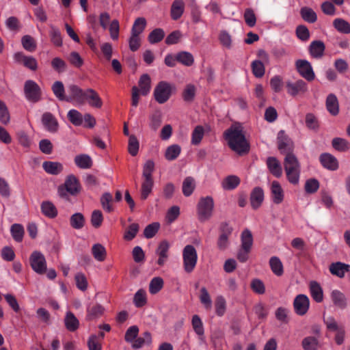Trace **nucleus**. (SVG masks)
I'll return each mask as SVG.
<instances>
[{
    "label": "nucleus",
    "mask_w": 350,
    "mask_h": 350,
    "mask_svg": "<svg viewBox=\"0 0 350 350\" xmlns=\"http://www.w3.org/2000/svg\"><path fill=\"white\" fill-rule=\"evenodd\" d=\"M228 146L239 155L247 154L250 144L247 141L243 127L240 124H233L224 133Z\"/></svg>",
    "instance_id": "1"
},
{
    "label": "nucleus",
    "mask_w": 350,
    "mask_h": 350,
    "mask_svg": "<svg viewBox=\"0 0 350 350\" xmlns=\"http://www.w3.org/2000/svg\"><path fill=\"white\" fill-rule=\"evenodd\" d=\"M154 170V163L152 160H148L146 161L143 166L142 178L143 182L142 184V197H147L150 194L154 185L152 178V173Z\"/></svg>",
    "instance_id": "2"
},
{
    "label": "nucleus",
    "mask_w": 350,
    "mask_h": 350,
    "mask_svg": "<svg viewBox=\"0 0 350 350\" xmlns=\"http://www.w3.org/2000/svg\"><path fill=\"white\" fill-rule=\"evenodd\" d=\"M183 267L186 272L191 273L195 269L198 261V254L192 245H187L183 250Z\"/></svg>",
    "instance_id": "3"
},
{
    "label": "nucleus",
    "mask_w": 350,
    "mask_h": 350,
    "mask_svg": "<svg viewBox=\"0 0 350 350\" xmlns=\"http://www.w3.org/2000/svg\"><path fill=\"white\" fill-rule=\"evenodd\" d=\"M174 87L170 83L161 81L158 83L154 90V98L159 104L166 103L170 98Z\"/></svg>",
    "instance_id": "4"
},
{
    "label": "nucleus",
    "mask_w": 350,
    "mask_h": 350,
    "mask_svg": "<svg viewBox=\"0 0 350 350\" xmlns=\"http://www.w3.org/2000/svg\"><path fill=\"white\" fill-rule=\"evenodd\" d=\"M214 202L213 198H201L197 205L198 218L200 221L208 220L213 212Z\"/></svg>",
    "instance_id": "5"
},
{
    "label": "nucleus",
    "mask_w": 350,
    "mask_h": 350,
    "mask_svg": "<svg viewBox=\"0 0 350 350\" xmlns=\"http://www.w3.org/2000/svg\"><path fill=\"white\" fill-rule=\"evenodd\" d=\"M24 94L29 101L37 103L41 99L42 90L34 81L27 80L24 84Z\"/></svg>",
    "instance_id": "6"
},
{
    "label": "nucleus",
    "mask_w": 350,
    "mask_h": 350,
    "mask_svg": "<svg viewBox=\"0 0 350 350\" xmlns=\"http://www.w3.org/2000/svg\"><path fill=\"white\" fill-rule=\"evenodd\" d=\"M295 68L301 77L308 81H312L315 78V74L311 64L306 59H297L295 62Z\"/></svg>",
    "instance_id": "7"
},
{
    "label": "nucleus",
    "mask_w": 350,
    "mask_h": 350,
    "mask_svg": "<svg viewBox=\"0 0 350 350\" xmlns=\"http://www.w3.org/2000/svg\"><path fill=\"white\" fill-rule=\"evenodd\" d=\"M32 269L38 274H42L46 271V261L44 256L40 252L34 251L29 258Z\"/></svg>",
    "instance_id": "8"
},
{
    "label": "nucleus",
    "mask_w": 350,
    "mask_h": 350,
    "mask_svg": "<svg viewBox=\"0 0 350 350\" xmlns=\"http://www.w3.org/2000/svg\"><path fill=\"white\" fill-rule=\"evenodd\" d=\"M171 247L170 243L167 240H162L158 244L155 254L158 256L157 265L162 267L167 262L169 258V250Z\"/></svg>",
    "instance_id": "9"
},
{
    "label": "nucleus",
    "mask_w": 350,
    "mask_h": 350,
    "mask_svg": "<svg viewBox=\"0 0 350 350\" xmlns=\"http://www.w3.org/2000/svg\"><path fill=\"white\" fill-rule=\"evenodd\" d=\"M277 139L278 148L282 154H286L288 152H293V142L284 131H280L278 133Z\"/></svg>",
    "instance_id": "10"
},
{
    "label": "nucleus",
    "mask_w": 350,
    "mask_h": 350,
    "mask_svg": "<svg viewBox=\"0 0 350 350\" xmlns=\"http://www.w3.org/2000/svg\"><path fill=\"white\" fill-rule=\"evenodd\" d=\"M69 95L66 96V102L71 103L75 101L77 103L83 105L85 103V94L81 88L75 84H71L68 87Z\"/></svg>",
    "instance_id": "11"
},
{
    "label": "nucleus",
    "mask_w": 350,
    "mask_h": 350,
    "mask_svg": "<svg viewBox=\"0 0 350 350\" xmlns=\"http://www.w3.org/2000/svg\"><path fill=\"white\" fill-rule=\"evenodd\" d=\"M286 88L288 94L292 96H296L299 94H304L308 90L307 84L302 79H299L295 83L287 81Z\"/></svg>",
    "instance_id": "12"
},
{
    "label": "nucleus",
    "mask_w": 350,
    "mask_h": 350,
    "mask_svg": "<svg viewBox=\"0 0 350 350\" xmlns=\"http://www.w3.org/2000/svg\"><path fill=\"white\" fill-rule=\"evenodd\" d=\"M293 306L295 311L297 314L304 315L309 309V298L304 294L298 295L294 299Z\"/></svg>",
    "instance_id": "13"
},
{
    "label": "nucleus",
    "mask_w": 350,
    "mask_h": 350,
    "mask_svg": "<svg viewBox=\"0 0 350 350\" xmlns=\"http://www.w3.org/2000/svg\"><path fill=\"white\" fill-rule=\"evenodd\" d=\"M63 186L72 196L78 195L81 189L79 179L73 174H70L66 177Z\"/></svg>",
    "instance_id": "14"
},
{
    "label": "nucleus",
    "mask_w": 350,
    "mask_h": 350,
    "mask_svg": "<svg viewBox=\"0 0 350 350\" xmlns=\"http://www.w3.org/2000/svg\"><path fill=\"white\" fill-rule=\"evenodd\" d=\"M42 123L45 129L51 133H55L58 130V122L50 112H45L42 114Z\"/></svg>",
    "instance_id": "15"
},
{
    "label": "nucleus",
    "mask_w": 350,
    "mask_h": 350,
    "mask_svg": "<svg viewBox=\"0 0 350 350\" xmlns=\"http://www.w3.org/2000/svg\"><path fill=\"white\" fill-rule=\"evenodd\" d=\"M325 50V45L321 40H314L312 41L309 47V53L312 57L315 59L321 58Z\"/></svg>",
    "instance_id": "16"
},
{
    "label": "nucleus",
    "mask_w": 350,
    "mask_h": 350,
    "mask_svg": "<svg viewBox=\"0 0 350 350\" xmlns=\"http://www.w3.org/2000/svg\"><path fill=\"white\" fill-rule=\"evenodd\" d=\"M85 100L88 101L89 105L92 107L100 109L103 106V101L98 94L92 88L85 90Z\"/></svg>",
    "instance_id": "17"
},
{
    "label": "nucleus",
    "mask_w": 350,
    "mask_h": 350,
    "mask_svg": "<svg viewBox=\"0 0 350 350\" xmlns=\"http://www.w3.org/2000/svg\"><path fill=\"white\" fill-rule=\"evenodd\" d=\"M319 159L322 165L327 169L335 170L338 167L337 159L331 154L323 153L321 154Z\"/></svg>",
    "instance_id": "18"
},
{
    "label": "nucleus",
    "mask_w": 350,
    "mask_h": 350,
    "mask_svg": "<svg viewBox=\"0 0 350 350\" xmlns=\"http://www.w3.org/2000/svg\"><path fill=\"white\" fill-rule=\"evenodd\" d=\"M267 165L269 172L275 177L280 178L282 174V168L280 161L274 157L267 158Z\"/></svg>",
    "instance_id": "19"
},
{
    "label": "nucleus",
    "mask_w": 350,
    "mask_h": 350,
    "mask_svg": "<svg viewBox=\"0 0 350 350\" xmlns=\"http://www.w3.org/2000/svg\"><path fill=\"white\" fill-rule=\"evenodd\" d=\"M350 266L347 264L337 262L331 264L329 266V271L332 275L338 278H343L347 272L349 271Z\"/></svg>",
    "instance_id": "20"
},
{
    "label": "nucleus",
    "mask_w": 350,
    "mask_h": 350,
    "mask_svg": "<svg viewBox=\"0 0 350 350\" xmlns=\"http://www.w3.org/2000/svg\"><path fill=\"white\" fill-rule=\"evenodd\" d=\"M42 167L46 173L52 175H58L64 170L63 165L61 163L49 161L43 162Z\"/></svg>",
    "instance_id": "21"
},
{
    "label": "nucleus",
    "mask_w": 350,
    "mask_h": 350,
    "mask_svg": "<svg viewBox=\"0 0 350 350\" xmlns=\"http://www.w3.org/2000/svg\"><path fill=\"white\" fill-rule=\"evenodd\" d=\"M310 293L312 299L317 303L323 300V291L321 285L316 281H312L309 285Z\"/></svg>",
    "instance_id": "22"
},
{
    "label": "nucleus",
    "mask_w": 350,
    "mask_h": 350,
    "mask_svg": "<svg viewBox=\"0 0 350 350\" xmlns=\"http://www.w3.org/2000/svg\"><path fill=\"white\" fill-rule=\"evenodd\" d=\"M331 299L334 304L340 309H345L347 306L345 295L338 290H333L331 292Z\"/></svg>",
    "instance_id": "23"
},
{
    "label": "nucleus",
    "mask_w": 350,
    "mask_h": 350,
    "mask_svg": "<svg viewBox=\"0 0 350 350\" xmlns=\"http://www.w3.org/2000/svg\"><path fill=\"white\" fill-rule=\"evenodd\" d=\"M326 108L333 116H336L339 112V104L337 97L334 94H329L326 98Z\"/></svg>",
    "instance_id": "24"
},
{
    "label": "nucleus",
    "mask_w": 350,
    "mask_h": 350,
    "mask_svg": "<svg viewBox=\"0 0 350 350\" xmlns=\"http://www.w3.org/2000/svg\"><path fill=\"white\" fill-rule=\"evenodd\" d=\"M139 90L140 94L146 96L149 94L151 89V79L148 74H144L139 78L138 81Z\"/></svg>",
    "instance_id": "25"
},
{
    "label": "nucleus",
    "mask_w": 350,
    "mask_h": 350,
    "mask_svg": "<svg viewBox=\"0 0 350 350\" xmlns=\"http://www.w3.org/2000/svg\"><path fill=\"white\" fill-rule=\"evenodd\" d=\"M284 170L300 168L299 162L293 152H288L285 154L284 159Z\"/></svg>",
    "instance_id": "26"
},
{
    "label": "nucleus",
    "mask_w": 350,
    "mask_h": 350,
    "mask_svg": "<svg viewBox=\"0 0 350 350\" xmlns=\"http://www.w3.org/2000/svg\"><path fill=\"white\" fill-rule=\"evenodd\" d=\"M191 325L195 333L198 335L199 340L203 341L204 339V329L203 323L198 315L195 314L193 316Z\"/></svg>",
    "instance_id": "27"
},
{
    "label": "nucleus",
    "mask_w": 350,
    "mask_h": 350,
    "mask_svg": "<svg viewBox=\"0 0 350 350\" xmlns=\"http://www.w3.org/2000/svg\"><path fill=\"white\" fill-rule=\"evenodd\" d=\"M74 161L76 165L81 169H88L92 165V160L91 157L85 154L77 155L75 157Z\"/></svg>",
    "instance_id": "28"
},
{
    "label": "nucleus",
    "mask_w": 350,
    "mask_h": 350,
    "mask_svg": "<svg viewBox=\"0 0 350 350\" xmlns=\"http://www.w3.org/2000/svg\"><path fill=\"white\" fill-rule=\"evenodd\" d=\"M64 323L66 329L70 332L77 330L79 326V321L71 312H66Z\"/></svg>",
    "instance_id": "29"
},
{
    "label": "nucleus",
    "mask_w": 350,
    "mask_h": 350,
    "mask_svg": "<svg viewBox=\"0 0 350 350\" xmlns=\"http://www.w3.org/2000/svg\"><path fill=\"white\" fill-rule=\"evenodd\" d=\"M253 244V237L248 229H245L241 234V247L245 252H250Z\"/></svg>",
    "instance_id": "30"
},
{
    "label": "nucleus",
    "mask_w": 350,
    "mask_h": 350,
    "mask_svg": "<svg viewBox=\"0 0 350 350\" xmlns=\"http://www.w3.org/2000/svg\"><path fill=\"white\" fill-rule=\"evenodd\" d=\"M184 12V2L183 0H175L171 7V16L174 20L180 18Z\"/></svg>",
    "instance_id": "31"
},
{
    "label": "nucleus",
    "mask_w": 350,
    "mask_h": 350,
    "mask_svg": "<svg viewBox=\"0 0 350 350\" xmlns=\"http://www.w3.org/2000/svg\"><path fill=\"white\" fill-rule=\"evenodd\" d=\"M147 293L144 289H139L134 295L133 304L137 308H142L147 304Z\"/></svg>",
    "instance_id": "32"
},
{
    "label": "nucleus",
    "mask_w": 350,
    "mask_h": 350,
    "mask_svg": "<svg viewBox=\"0 0 350 350\" xmlns=\"http://www.w3.org/2000/svg\"><path fill=\"white\" fill-rule=\"evenodd\" d=\"M42 213L49 218H54L57 215L56 207L50 202L44 201L41 204Z\"/></svg>",
    "instance_id": "33"
},
{
    "label": "nucleus",
    "mask_w": 350,
    "mask_h": 350,
    "mask_svg": "<svg viewBox=\"0 0 350 350\" xmlns=\"http://www.w3.org/2000/svg\"><path fill=\"white\" fill-rule=\"evenodd\" d=\"M333 148L340 152H345L350 149V143L344 138L335 137L332 141Z\"/></svg>",
    "instance_id": "34"
},
{
    "label": "nucleus",
    "mask_w": 350,
    "mask_h": 350,
    "mask_svg": "<svg viewBox=\"0 0 350 350\" xmlns=\"http://www.w3.org/2000/svg\"><path fill=\"white\" fill-rule=\"evenodd\" d=\"M152 338L151 334L146 332L143 334V336L139 338H136L132 342V347L135 349H140L145 345H149L151 343Z\"/></svg>",
    "instance_id": "35"
},
{
    "label": "nucleus",
    "mask_w": 350,
    "mask_h": 350,
    "mask_svg": "<svg viewBox=\"0 0 350 350\" xmlns=\"http://www.w3.org/2000/svg\"><path fill=\"white\" fill-rule=\"evenodd\" d=\"M240 183V179L238 176L230 175L226 177L222 183V187L226 190H232L236 188Z\"/></svg>",
    "instance_id": "36"
},
{
    "label": "nucleus",
    "mask_w": 350,
    "mask_h": 350,
    "mask_svg": "<svg viewBox=\"0 0 350 350\" xmlns=\"http://www.w3.org/2000/svg\"><path fill=\"white\" fill-rule=\"evenodd\" d=\"M301 18L306 22L314 23L317 20V16L314 10L308 7H303L300 10Z\"/></svg>",
    "instance_id": "37"
},
{
    "label": "nucleus",
    "mask_w": 350,
    "mask_h": 350,
    "mask_svg": "<svg viewBox=\"0 0 350 350\" xmlns=\"http://www.w3.org/2000/svg\"><path fill=\"white\" fill-rule=\"evenodd\" d=\"M92 253L94 258L99 262L103 261L107 255L106 250L104 246L100 243L94 244L92 248Z\"/></svg>",
    "instance_id": "38"
},
{
    "label": "nucleus",
    "mask_w": 350,
    "mask_h": 350,
    "mask_svg": "<svg viewBox=\"0 0 350 350\" xmlns=\"http://www.w3.org/2000/svg\"><path fill=\"white\" fill-rule=\"evenodd\" d=\"M333 25L340 33H350V23L342 18H336L333 21Z\"/></svg>",
    "instance_id": "39"
},
{
    "label": "nucleus",
    "mask_w": 350,
    "mask_h": 350,
    "mask_svg": "<svg viewBox=\"0 0 350 350\" xmlns=\"http://www.w3.org/2000/svg\"><path fill=\"white\" fill-rule=\"evenodd\" d=\"M181 148L178 144H173L168 146L165 152V158L167 161L175 160L180 154Z\"/></svg>",
    "instance_id": "40"
},
{
    "label": "nucleus",
    "mask_w": 350,
    "mask_h": 350,
    "mask_svg": "<svg viewBox=\"0 0 350 350\" xmlns=\"http://www.w3.org/2000/svg\"><path fill=\"white\" fill-rule=\"evenodd\" d=\"M269 265L271 271L277 276H280L284 273L283 265L279 258L271 257L269 260Z\"/></svg>",
    "instance_id": "41"
},
{
    "label": "nucleus",
    "mask_w": 350,
    "mask_h": 350,
    "mask_svg": "<svg viewBox=\"0 0 350 350\" xmlns=\"http://www.w3.org/2000/svg\"><path fill=\"white\" fill-rule=\"evenodd\" d=\"M146 27V20L144 17H139L135 19L131 29V34L140 36Z\"/></svg>",
    "instance_id": "42"
},
{
    "label": "nucleus",
    "mask_w": 350,
    "mask_h": 350,
    "mask_svg": "<svg viewBox=\"0 0 350 350\" xmlns=\"http://www.w3.org/2000/svg\"><path fill=\"white\" fill-rule=\"evenodd\" d=\"M52 91L55 96L59 100H66V96L65 95V90L64 84L62 81H57L52 85Z\"/></svg>",
    "instance_id": "43"
},
{
    "label": "nucleus",
    "mask_w": 350,
    "mask_h": 350,
    "mask_svg": "<svg viewBox=\"0 0 350 350\" xmlns=\"http://www.w3.org/2000/svg\"><path fill=\"white\" fill-rule=\"evenodd\" d=\"M163 280L161 277L153 278L149 284V292L152 295L157 294L163 287Z\"/></svg>",
    "instance_id": "44"
},
{
    "label": "nucleus",
    "mask_w": 350,
    "mask_h": 350,
    "mask_svg": "<svg viewBox=\"0 0 350 350\" xmlns=\"http://www.w3.org/2000/svg\"><path fill=\"white\" fill-rule=\"evenodd\" d=\"M23 47L27 51L33 52L36 51L37 44L35 39L29 35H25L21 38Z\"/></svg>",
    "instance_id": "45"
},
{
    "label": "nucleus",
    "mask_w": 350,
    "mask_h": 350,
    "mask_svg": "<svg viewBox=\"0 0 350 350\" xmlns=\"http://www.w3.org/2000/svg\"><path fill=\"white\" fill-rule=\"evenodd\" d=\"M10 232L13 239L17 242H21L24 236V228L21 224H14L10 228Z\"/></svg>",
    "instance_id": "46"
},
{
    "label": "nucleus",
    "mask_w": 350,
    "mask_h": 350,
    "mask_svg": "<svg viewBox=\"0 0 350 350\" xmlns=\"http://www.w3.org/2000/svg\"><path fill=\"white\" fill-rule=\"evenodd\" d=\"M200 301L206 310H211L212 308V300L211 296L205 287L200 289Z\"/></svg>",
    "instance_id": "47"
},
{
    "label": "nucleus",
    "mask_w": 350,
    "mask_h": 350,
    "mask_svg": "<svg viewBox=\"0 0 350 350\" xmlns=\"http://www.w3.org/2000/svg\"><path fill=\"white\" fill-rule=\"evenodd\" d=\"M103 312V307L99 304H96L88 308L86 318L88 320H92L100 317Z\"/></svg>",
    "instance_id": "48"
},
{
    "label": "nucleus",
    "mask_w": 350,
    "mask_h": 350,
    "mask_svg": "<svg viewBox=\"0 0 350 350\" xmlns=\"http://www.w3.org/2000/svg\"><path fill=\"white\" fill-rule=\"evenodd\" d=\"M70 223L73 228L81 229L85 224V218L81 213H76L70 217Z\"/></svg>",
    "instance_id": "49"
},
{
    "label": "nucleus",
    "mask_w": 350,
    "mask_h": 350,
    "mask_svg": "<svg viewBox=\"0 0 350 350\" xmlns=\"http://www.w3.org/2000/svg\"><path fill=\"white\" fill-rule=\"evenodd\" d=\"M176 60L186 66H191L194 62L193 55L186 51H182L176 55Z\"/></svg>",
    "instance_id": "50"
},
{
    "label": "nucleus",
    "mask_w": 350,
    "mask_h": 350,
    "mask_svg": "<svg viewBox=\"0 0 350 350\" xmlns=\"http://www.w3.org/2000/svg\"><path fill=\"white\" fill-rule=\"evenodd\" d=\"M51 41L56 46H61L62 45V38L60 31L55 27L51 25L49 32Z\"/></svg>",
    "instance_id": "51"
},
{
    "label": "nucleus",
    "mask_w": 350,
    "mask_h": 350,
    "mask_svg": "<svg viewBox=\"0 0 350 350\" xmlns=\"http://www.w3.org/2000/svg\"><path fill=\"white\" fill-rule=\"evenodd\" d=\"M67 116L69 121L75 126H81L83 123V116L76 109L70 110Z\"/></svg>",
    "instance_id": "52"
},
{
    "label": "nucleus",
    "mask_w": 350,
    "mask_h": 350,
    "mask_svg": "<svg viewBox=\"0 0 350 350\" xmlns=\"http://www.w3.org/2000/svg\"><path fill=\"white\" fill-rule=\"evenodd\" d=\"M196 88L192 84H188L184 89L182 96L185 101L191 103L193 100L196 96Z\"/></svg>",
    "instance_id": "53"
},
{
    "label": "nucleus",
    "mask_w": 350,
    "mask_h": 350,
    "mask_svg": "<svg viewBox=\"0 0 350 350\" xmlns=\"http://www.w3.org/2000/svg\"><path fill=\"white\" fill-rule=\"evenodd\" d=\"M195 189V180L192 177H187L183 183V192L186 196L192 194Z\"/></svg>",
    "instance_id": "54"
},
{
    "label": "nucleus",
    "mask_w": 350,
    "mask_h": 350,
    "mask_svg": "<svg viewBox=\"0 0 350 350\" xmlns=\"http://www.w3.org/2000/svg\"><path fill=\"white\" fill-rule=\"evenodd\" d=\"M302 346L304 350H317L319 347V341L316 337L308 336L302 341Z\"/></svg>",
    "instance_id": "55"
},
{
    "label": "nucleus",
    "mask_w": 350,
    "mask_h": 350,
    "mask_svg": "<svg viewBox=\"0 0 350 350\" xmlns=\"http://www.w3.org/2000/svg\"><path fill=\"white\" fill-rule=\"evenodd\" d=\"M165 36L164 31L157 28L152 31L148 36V41L151 44H155L161 41Z\"/></svg>",
    "instance_id": "56"
},
{
    "label": "nucleus",
    "mask_w": 350,
    "mask_h": 350,
    "mask_svg": "<svg viewBox=\"0 0 350 350\" xmlns=\"http://www.w3.org/2000/svg\"><path fill=\"white\" fill-rule=\"evenodd\" d=\"M204 130L202 126H197L195 127L191 135V144L193 145H198L204 136Z\"/></svg>",
    "instance_id": "57"
},
{
    "label": "nucleus",
    "mask_w": 350,
    "mask_h": 350,
    "mask_svg": "<svg viewBox=\"0 0 350 350\" xmlns=\"http://www.w3.org/2000/svg\"><path fill=\"white\" fill-rule=\"evenodd\" d=\"M306 126L310 130L317 131L319 127V122L317 118L311 113L306 115Z\"/></svg>",
    "instance_id": "58"
},
{
    "label": "nucleus",
    "mask_w": 350,
    "mask_h": 350,
    "mask_svg": "<svg viewBox=\"0 0 350 350\" xmlns=\"http://www.w3.org/2000/svg\"><path fill=\"white\" fill-rule=\"evenodd\" d=\"M75 279L76 286L79 290L82 291H85L87 290L88 286V282L86 276L83 273H77L75 277Z\"/></svg>",
    "instance_id": "59"
},
{
    "label": "nucleus",
    "mask_w": 350,
    "mask_h": 350,
    "mask_svg": "<svg viewBox=\"0 0 350 350\" xmlns=\"http://www.w3.org/2000/svg\"><path fill=\"white\" fill-rule=\"evenodd\" d=\"M139 142L137 137L131 135L129 136L128 151L132 156H136L139 150Z\"/></svg>",
    "instance_id": "60"
},
{
    "label": "nucleus",
    "mask_w": 350,
    "mask_h": 350,
    "mask_svg": "<svg viewBox=\"0 0 350 350\" xmlns=\"http://www.w3.org/2000/svg\"><path fill=\"white\" fill-rule=\"evenodd\" d=\"M180 215V208L173 206L168 209L165 215V219L168 224L174 222Z\"/></svg>",
    "instance_id": "61"
},
{
    "label": "nucleus",
    "mask_w": 350,
    "mask_h": 350,
    "mask_svg": "<svg viewBox=\"0 0 350 350\" xmlns=\"http://www.w3.org/2000/svg\"><path fill=\"white\" fill-rule=\"evenodd\" d=\"M160 224L158 222H154L148 225L144 231V235L146 239L152 238L158 232Z\"/></svg>",
    "instance_id": "62"
},
{
    "label": "nucleus",
    "mask_w": 350,
    "mask_h": 350,
    "mask_svg": "<svg viewBox=\"0 0 350 350\" xmlns=\"http://www.w3.org/2000/svg\"><path fill=\"white\" fill-rule=\"evenodd\" d=\"M296 36L300 40L306 42L310 38V31L306 26L298 25L296 28Z\"/></svg>",
    "instance_id": "63"
},
{
    "label": "nucleus",
    "mask_w": 350,
    "mask_h": 350,
    "mask_svg": "<svg viewBox=\"0 0 350 350\" xmlns=\"http://www.w3.org/2000/svg\"><path fill=\"white\" fill-rule=\"evenodd\" d=\"M88 345L89 350H101V341L99 337L96 335H92L90 336Z\"/></svg>",
    "instance_id": "64"
}]
</instances>
